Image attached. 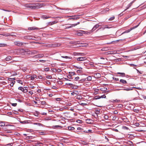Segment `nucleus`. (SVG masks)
<instances>
[{
	"mask_svg": "<svg viewBox=\"0 0 146 146\" xmlns=\"http://www.w3.org/2000/svg\"><path fill=\"white\" fill-rule=\"evenodd\" d=\"M45 5L44 3H36L34 4H26L23 5L24 8H29L30 9H39Z\"/></svg>",
	"mask_w": 146,
	"mask_h": 146,
	"instance_id": "f257e3e1",
	"label": "nucleus"
},
{
	"mask_svg": "<svg viewBox=\"0 0 146 146\" xmlns=\"http://www.w3.org/2000/svg\"><path fill=\"white\" fill-rule=\"evenodd\" d=\"M36 38L34 36H24L23 37L22 39H27V40H36Z\"/></svg>",
	"mask_w": 146,
	"mask_h": 146,
	"instance_id": "f03ea898",
	"label": "nucleus"
},
{
	"mask_svg": "<svg viewBox=\"0 0 146 146\" xmlns=\"http://www.w3.org/2000/svg\"><path fill=\"white\" fill-rule=\"evenodd\" d=\"M140 23L138 25H137L135 26L134 27H132L130 29H128L126 31H124V32H123L121 34V35L125 33H128L130 31H131V30L137 27L139 25V24H140Z\"/></svg>",
	"mask_w": 146,
	"mask_h": 146,
	"instance_id": "7ed1b4c3",
	"label": "nucleus"
},
{
	"mask_svg": "<svg viewBox=\"0 0 146 146\" xmlns=\"http://www.w3.org/2000/svg\"><path fill=\"white\" fill-rule=\"evenodd\" d=\"M66 85L70 86V87L73 89H75L78 88V86L74 85L72 84L67 83H66Z\"/></svg>",
	"mask_w": 146,
	"mask_h": 146,
	"instance_id": "20e7f679",
	"label": "nucleus"
},
{
	"mask_svg": "<svg viewBox=\"0 0 146 146\" xmlns=\"http://www.w3.org/2000/svg\"><path fill=\"white\" fill-rule=\"evenodd\" d=\"M101 25H99L98 24H97L96 25L92 28V29L90 31V32H88V33H90V32H92L94 31L97 28H98V27L101 26Z\"/></svg>",
	"mask_w": 146,
	"mask_h": 146,
	"instance_id": "39448f33",
	"label": "nucleus"
},
{
	"mask_svg": "<svg viewBox=\"0 0 146 146\" xmlns=\"http://www.w3.org/2000/svg\"><path fill=\"white\" fill-rule=\"evenodd\" d=\"M43 28H41L40 29H42ZM40 29V28L35 27H29L28 28V29L29 30L35 31L36 30H39Z\"/></svg>",
	"mask_w": 146,
	"mask_h": 146,
	"instance_id": "423d86ee",
	"label": "nucleus"
},
{
	"mask_svg": "<svg viewBox=\"0 0 146 146\" xmlns=\"http://www.w3.org/2000/svg\"><path fill=\"white\" fill-rule=\"evenodd\" d=\"M86 58L84 57H80L77 58V60L78 61H81L86 60Z\"/></svg>",
	"mask_w": 146,
	"mask_h": 146,
	"instance_id": "0eeeda50",
	"label": "nucleus"
},
{
	"mask_svg": "<svg viewBox=\"0 0 146 146\" xmlns=\"http://www.w3.org/2000/svg\"><path fill=\"white\" fill-rule=\"evenodd\" d=\"M107 54H115L117 53V51L115 50H112L108 51L106 52Z\"/></svg>",
	"mask_w": 146,
	"mask_h": 146,
	"instance_id": "6e6552de",
	"label": "nucleus"
},
{
	"mask_svg": "<svg viewBox=\"0 0 146 146\" xmlns=\"http://www.w3.org/2000/svg\"><path fill=\"white\" fill-rule=\"evenodd\" d=\"M94 77L95 78H99L101 77V75L100 73H95L94 74Z\"/></svg>",
	"mask_w": 146,
	"mask_h": 146,
	"instance_id": "1a4fd4ad",
	"label": "nucleus"
},
{
	"mask_svg": "<svg viewBox=\"0 0 146 146\" xmlns=\"http://www.w3.org/2000/svg\"><path fill=\"white\" fill-rule=\"evenodd\" d=\"M79 15H75L74 16H72L69 19H78L79 18Z\"/></svg>",
	"mask_w": 146,
	"mask_h": 146,
	"instance_id": "9d476101",
	"label": "nucleus"
},
{
	"mask_svg": "<svg viewBox=\"0 0 146 146\" xmlns=\"http://www.w3.org/2000/svg\"><path fill=\"white\" fill-rule=\"evenodd\" d=\"M133 88H136L135 87H133V88L129 87V88H126L125 87V88H124V89H119L118 90H124L128 91L131 90H133Z\"/></svg>",
	"mask_w": 146,
	"mask_h": 146,
	"instance_id": "9b49d317",
	"label": "nucleus"
},
{
	"mask_svg": "<svg viewBox=\"0 0 146 146\" xmlns=\"http://www.w3.org/2000/svg\"><path fill=\"white\" fill-rule=\"evenodd\" d=\"M135 0H134L131 2L130 3H129L127 6V8L125 9L123 12H124V11H126L127 9H129V7H131V6L132 5L133 3L135 2Z\"/></svg>",
	"mask_w": 146,
	"mask_h": 146,
	"instance_id": "f8f14e48",
	"label": "nucleus"
},
{
	"mask_svg": "<svg viewBox=\"0 0 146 146\" xmlns=\"http://www.w3.org/2000/svg\"><path fill=\"white\" fill-rule=\"evenodd\" d=\"M23 43L19 41H15L14 42V44L15 45L18 46H21L23 44Z\"/></svg>",
	"mask_w": 146,
	"mask_h": 146,
	"instance_id": "ddd939ff",
	"label": "nucleus"
},
{
	"mask_svg": "<svg viewBox=\"0 0 146 146\" xmlns=\"http://www.w3.org/2000/svg\"><path fill=\"white\" fill-rule=\"evenodd\" d=\"M61 45V44L60 43H56L52 44V46L54 47H58Z\"/></svg>",
	"mask_w": 146,
	"mask_h": 146,
	"instance_id": "4468645a",
	"label": "nucleus"
},
{
	"mask_svg": "<svg viewBox=\"0 0 146 146\" xmlns=\"http://www.w3.org/2000/svg\"><path fill=\"white\" fill-rule=\"evenodd\" d=\"M120 83H121L123 84H125L127 83V81L123 79L120 80Z\"/></svg>",
	"mask_w": 146,
	"mask_h": 146,
	"instance_id": "2eb2a0df",
	"label": "nucleus"
},
{
	"mask_svg": "<svg viewBox=\"0 0 146 146\" xmlns=\"http://www.w3.org/2000/svg\"><path fill=\"white\" fill-rule=\"evenodd\" d=\"M101 59H103L104 60L102 62V64H104L105 63H106L107 62V59L106 58H104L103 57H101L100 58Z\"/></svg>",
	"mask_w": 146,
	"mask_h": 146,
	"instance_id": "dca6fc26",
	"label": "nucleus"
},
{
	"mask_svg": "<svg viewBox=\"0 0 146 146\" xmlns=\"http://www.w3.org/2000/svg\"><path fill=\"white\" fill-rule=\"evenodd\" d=\"M87 123L89 124H90L92 123L93 121L90 119H88L86 120Z\"/></svg>",
	"mask_w": 146,
	"mask_h": 146,
	"instance_id": "f3484780",
	"label": "nucleus"
},
{
	"mask_svg": "<svg viewBox=\"0 0 146 146\" xmlns=\"http://www.w3.org/2000/svg\"><path fill=\"white\" fill-rule=\"evenodd\" d=\"M51 17L49 16H42V18L44 19H46L48 18H50Z\"/></svg>",
	"mask_w": 146,
	"mask_h": 146,
	"instance_id": "a211bd4d",
	"label": "nucleus"
},
{
	"mask_svg": "<svg viewBox=\"0 0 146 146\" xmlns=\"http://www.w3.org/2000/svg\"><path fill=\"white\" fill-rule=\"evenodd\" d=\"M110 28V27H109L108 25H106V26H105L104 27H101V28L98 29L97 30V31L98 30H99L100 29H102V30H104L105 29H109V28Z\"/></svg>",
	"mask_w": 146,
	"mask_h": 146,
	"instance_id": "6ab92c4d",
	"label": "nucleus"
},
{
	"mask_svg": "<svg viewBox=\"0 0 146 146\" xmlns=\"http://www.w3.org/2000/svg\"><path fill=\"white\" fill-rule=\"evenodd\" d=\"M12 59V58L11 56H8L6 57L5 58L6 61H8Z\"/></svg>",
	"mask_w": 146,
	"mask_h": 146,
	"instance_id": "aec40b11",
	"label": "nucleus"
},
{
	"mask_svg": "<svg viewBox=\"0 0 146 146\" xmlns=\"http://www.w3.org/2000/svg\"><path fill=\"white\" fill-rule=\"evenodd\" d=\"M36 78V76L35 75H34L33 76L31 77V80H34V78Z\"/></svg>",
	"mask_w": 146,
	"mask_h": 146,
	"instance_id": "412c9836",
	"label": "nucleus"
},
{
	"mask_svg": "<svg viewBox=\"0 0 146 146\" xmlns=\"http://www.w3.org/2000/svg\"><path fill=\"white\" fill-rule=\"evenodd\" d=\"M68 129L69 130L72 131L74 129V128L71 126H69L68 127Z\"/></svg>",
	"mask_w": 146,
	"mask_h": 146,
	"instance_id": "4be33fe9",
	"label": "nucleus"
},
{
	"mask_svg": "<svg viewBox=\"0 0 146 146\" xmlns=\"http://www.w3.org/2000/svg\"><path fill=\"white\" fill-rule=\"evenodd\" d=\"M82 132H83L84 133H88L89 132H90L91 133H92V130H90V129H89L88 131H82Z\"/></svg>",
	"mask_w": 146,
	"mask_h": 146,
	"instance_id": "5701e85b",
	"label": "nucleus"
},
{
	"mask_svg": "<svg viewBox=\"0 0 146 146\" xmlns=\"http://www.w3.org/2000/svg\"><path fill=\"white\" fill-rule=\"evenodd\" d=\"M7 46V44H6L4 43H0V47H5Z\"/></svg>",
	"mask_w": 146,
	"mask_h": 146,
	"instance_id": "b1692460",
	"label": "nucleus"
},
{
	"mask_svg": "<svg viewBox=\"0 0 146 146\" xmlns=\"http://www.w3.org/2000/svg\"><path fill=\"white\" fill-rule=\"evenodd\" d=\"M86 79L88 81H91L92 80V77L90 76H89Z\"/></svg>",
	"mask_w": 146,
	"mask_h": 146,
	"instance_id": "393cba45",
	"label": "nucleus"
},
{
	"mask_svg": "<svg viewBox=\"0 0 146 146\" xmlns=\"http://www.w3.org/2000/svg\"><path fill=\"white\" fill-rule=\"evenodd\" d=\"M108 50H109V48L108 47L103 48L102 49V51H107Z\"/></svg>",
	"mask_w": 146,
	"mask_h": 146,
	"instance_id": "a878e982",
	"label": "nucleus"
},
{
	"mask_svg": "<svg viewBox=\"0 0 146 146\" xmlns=\"http://www.w3.org/2000/svg\"><path fill=\"white\" fill-rule=\"evenodd\" d=\"M59 127H62L60 126L59 125H58L53 126L52 127L53 128H58Z\"/></svg>",
	"mask_w": 146,
	"mask_h": 146,
	"instance_id": "bb28decb",
	"label": "nucleus"
},
{
	"mask_svg": "<svg viewBox=\"0 0 146 146\" xmlns=\"http://www.w3.org/2000/svg\"><path fill=\"white\" fill-rule=\"evenodd\" d=\"M38 53V52L37 51L34 50L32 51L31 53L33 54H36Z\"/></svg>",
	"mask_w": 146,
	"mask_h": 146,
	"instance_id": "cd10ccee",
	"label": "nucleus"
},
{
	"mask_svg": "<svg viewBox=\"0 0 146 146\" xmlns=\"http://www.w3.org/2000/svg\"><path fill=\"white\" fill-rule=\"evenodd\" d=\"M104 118L105 119L108 120L109 118V116L107 115L106 114L104 115Z\"/></svg>",
	"mask_w": 146,
	"mask_h": 146,
	"instance_id": "c85d7f7f",
	"label": "nucleus"
},
{
	"mask_svg": "<svg viewBox=\"0 0 146 146\" xmlns=\"http://www.w3.org/2000/svg\"><path fill=\"white\" fill-rule=\"evenodd\" d=\"M120 100H118L117 99L115 100H111V102H118Z\"/></svg>",
	"mask_w": 146,
	"mask_h": 146,
	"instance_id": "c756f323",
	"label": "nucleus"
},
{
	"mask_svg": "<svg viewBox=\"0 0 146 146\" xmlns=\"http://www.w3.org/2000/svg\"><path fill=\"white\" fill-rule=\"evenodd\" d=\"M33 124L34 125H37L39 126H42V124H41L40 123H34Z\"/></svg>",
	"mask_w": 146,
	"mask_h": 146,
	"instance_id": "7c9ffc66",
	"label": "nucleus"
},
{
	"mask_svg": "<svg viewBox=\"0 0 146 146\" xmlns=\"http://www.w3.org/2000/svg\"><path fill=\"white\" fill-rule=\"evenodd\" d=\"M86 78H83L80 80H79V82H85L86 81Z\"/></svg>",
	"mask_w": 146,
	"mask_h": 146,
	"instance_id": "2f4dec72",
	"label": "nucleus"
},
{
	"mask_svg": "<svg viewBox=\"0 0 146 146\" xmlns=\"http://www.w3.org/2000/svg\"><path fill=\"white\" fill-rule=\"evenodd\" d=\"M86 78H83L80 80H79V82H85L86 81Z\"/></svg>",
	"mask_w": 146,
	"mask_h": 146,
	"instance_id": "473e14b6",
	"label": "nucleus"
},
{
	"mask_svg": "<svg viewBox=\"0 0 146 146\" xmlns=\"http://www.w3.org/2000/svg\"><path fill=\"white\" fill-rule=\"evenodd\" d=\"M5 123L3 122H0V126H5Z\"/></svg>",
	"mask_w": 146,
	"mask_h": 146,
	"instance_id": "72a5a7b5",
	"label": "nucleus"
},
{
	"mask_svg": "<svg viewBox=\"0 0 146 146\" xmlns=\"http://www.w3.org/2000/svg\"><path fill=\"white\" fill-rule=\"evenodd\" d=\"M117 74H121L122 76H124L125 75V74L124 73L118 72Z\"/></svg>",
	"mask_w": 146,
	"mask_h": 146,
	"instance_id": "f704fd0d",
	"label": "nucleus"
},
{
	"mask_svg": "<svg viewBox=\"0 0 146 146\" xmlns=\"http://www.w3.org/2000/svg\"><path fill=\"white\" fill-rule=\"evenodd\" d=\"M69 74L71 75L72 76L75 74V72H69Z\"/></svg>",
	"mask_w": 146,
	"mask_h": 146,
	"instance_id": "c9c22d12",
	"label": "nucleus"
},
{
	"mask_svg": "<svg viewBox=\"0 0 146 146\" xmlns=\"http://www.w3.org/2000/svg\"><path fill=\"white\" fill-rule=\"evenodd\" d=\"M18 89L21 90L22 92H23L24 89V88L21 87H19L18 88Z\"/></svg>",
	"mask_w": 146,
	"mask_h": 146,
	"instance_id": "e433bc0d",
	"label": "nucleus"
},
{
	"mask_svg": "<svg viewBox=\"0 0 146 146\" xmlns=\"http://www.w3.org/2000/svg\"><path fill=\"white\" fill-rule=\"evenodd\" d=\"M77 129L78 130H80L81 132H82V131H84V130L82 128H81V127H78L77 128Z\"/></svg>",
	"mask_w": 146,
	"mask_h": 146,
	"instance_id": "4c0bfd02",
	"label": "nucleus"
},
{
	"mask_svg": "<svg viewBox=\"0 0 146 146\" xmlns=\"http://www.w3.org/2000/svg\"><path fill=\"white\" fill-rule=\"evenodd\" d=\"M27 70H28V69L26 68H24L22 69V70L24 72H27Z\"/></svg>",
	"mask_w": 146,
	"mask_h": 146,
	"instance_id": "58836bf2",
	"label": "nucleus"
},
{
	"mask_svg": "<svg viewBox=\"0 0 146 146\" xmlns=\"http://www.w3.org/2000/svg\"><path fill=\"white\" fill-rule=\"evenodd\" d=\"M38 55V57L39 58H41L43 57L44 56V55L43 54H40Z\"/></svg>",
	"mask_w": 146,
	"mask_h": 146,
	"instance_id": "ea45409f",
	"label": "nucleus"
},
{
	"mask_svg": "<svg viewBox=\"0 0 146 146\" xmlns=\"http://www.w3.org/2000/svg\"><path fill=\"white\" fill-rule=\"evenodd\" d=\"M51 119V118L50 117H47L45 118V120L46 121L49 120Z\"/></svg>",
	"mask_w": 146,
	"mask_h": 146,
	"instance_id": "a19ab883",
	"label": "nucleus"
},
{
	"mask_svg": "<svg viewBox=\"0 0 146 146\" xmlns=\"http://www.w3.org/2000/svg\"><path fill=\"white\" fill-rule=\"evenodd\" d=\"M115 18V17L114 16H112V17H110L109 19V20L110 21H112Z\"/></svg>",
	"mask_w": 146,
	"mask_h": 146,
	"instance_id": "79ce46f5",
	"label": "nucleus"
},
{
	"mask_svg": "<svg viewBox=\"0 0 146 146\" xmlns=\"http://www.w3.org/2000/svg\"><path fill=\"white\" fill-rule=\"evenodd\" d=\"M67 77L68 78H69L70 79H72V76L71 75H70H70L67 76Z\"/></svg>",
	"mask_w": 146,
	"mask_h": 146,
	"instance_id": "37998d69",
	"label": "nucleus"
},
{
	"mask_svg": "<svg viewBox=\"0 0 146 146\" xmlns=\"http://www.w3.org/2000/svg\"><path fill=\"white\" fill-rule=\"evenodd\" d=\"M133 110L134 112H135L137 113H138L139 112V110L137 109H133Z\"/></svg>",
	"mask_w": 146,
	"mask_h": 146,
	"instance_id": "c03bdc74",
	"label": "nucleus"
},
{
	"mask_svg": "<svg viewBox=\"0 0 146 146\" xmlns=\"http://www.w3.org/2000/svg\"><path fill=\"white\" fill-rule=\"evenodd\" d=\"M100 98V96H96L94 97L95 99H97V100L98 99H99Z\"/></svg>",
	"mask_w": 146,
	"mask_h": 146,
	"instance_id": "a18cd8bd",
	"label": "nucleus"
},
{
	"mask_svg": "<svg viewBox=\"0 0 146 146\" xmlns=\"http://www.w3.org/2000/svg\"><path fill=\"white\" fill-rule=\"evenodd\" d=\"M17 82L18 83H20L21 84H23V82L21 80H17Z\"/></svg>",
	"mask_w": 146,
	"mask_h": 146,
	"instance_id": "49530a36",
	"label": "nucleus"
},
{
	"mask_svg": "<svg viewBox=\"0 0 146 146\" xmlns=\"http://www.w3.org/2000/svg\"><path fill=\"white\" fill-rule=\"evenodd\" d=\"M57 21H53L51 23V25H53L54 24L56 23H57Z\"/></svg>",
	"mask_w": 146,
	"mask_h": 146,
	"instance_id": "de8ad7c7",
	"label": "nucleus"
},
{
	"mask_svg": "<svg viewBox=\"0 0 146 146\" xmlns=\"http://www.w3.org/2000/svg\"><path fill=\"white\" fill-rule=\"evenodd\" d=\"M95 111L96 112V114L99 113L100 112L99 110H95Z\"/></svg>",
	"mask_w": 146,
	"mask_h": 146,
	"instance_id": "09e8293b",
	"label": "nucleus"
},
{
	"mask_svg": "<svg viewBox=\"0 0 146 146\" xmlns=\"http://www.w3.org/2000/svg\"><path fill=\"white\" fill-rule=\"evenodd\" d=\"M78 73H81L82 72V70H78L77 71Z\"/></svg>",
	"mask_w": 146,
	"mask_h": 146,
	"instance_id": "8fccbe9b",
	"label": "nucleus"
},
{
	"mask_svg": "<svg viewBox=\"0 0 146 146\" xmlns=\"http://www.w3.org/2000/svg\"><path fill=\"white\" fill-rule=\"evenodd\" d=\"M46 102L44 101H42L41 102V104L42 105H44L46 104Z\"/></svg>",
	"mask_w": 146,
	"mask_h": 146,
	"instance_id": "3c124183",
	"label": "nucleus"
},
{
	"mask_svg": "<svg viewBox=\"0 0 146 146\" xmlns=\"http://www.w3.org/2000/svg\"><path fill=\"white\" fill-rule=\"evenodd\" d=\"M46 78L48 79H51L52 78V76H51L49 75L46 76Z\"/></svg>",
	"mask_w": 146,
	"mask_h": 146,
	"instance_id": "603ef678",
	"label": "nucleus"
},
{
	"mask_svg": "<svg viewBox=\"0 0 146 146\" xmlns=\"http://www.w3.org/2000/svg\"><path fill=\"white\" fill-rule=\"evenodd\" d=\"M27 121H20V122L21 123L24 124V123H27Z\"/></svg>",
	"mask_w": 146,
	"mask_h": 146,
	"instance_id": "864d4df0",
	"label": "nucleus"
},
{
	"mask_svg": "<svg viewBox=\"0 0 146 146\" xmlns=\"http://www.w3.org/2000/svg\"><path fill=\"white\" fill-rule=\"evenodd\" d=\"M75 67H75L77 69H78L79 70H82V68H81V67H78L77 66H76Z\"/></svg>",
	"mask_w": 146,
	"mask_h": 146,
	"instance_id": "5fc2aeb1",
	"label": "nucleus"
},
{
	"mask_svg": "<svg viewBox=\"0 0 146 146\" xmlns=\"http://www.w3.org/2000/svg\"><path fill=\"white\" fill-rule=\"evenodd\" d=\"M123 57L125 58H129V56H123Z\"/></svg>",
	"mask_w": 146,
	"mask_h": 146,
	"instance_id": "6e6d98bb",
	"label": "nucleus"
},
{
	"mask_svg": "<svg viewBox=\"0 0 146 146\" xmlns=\"http://www.w3.org/2000/svg\"><path fill=\"white\" fill-rule=\"evenodd\" d=\"M28 90L26 89H24L23 90V92L24 93H26L27 92Z\"/></svg>",
	"mask_w": 146,
	"mask_h": 146,
	"instance_id": "4d7b16f0",
	"label": "nucleus"
},
{
	"mask_svg": "<svg viewBox=\"0 0 146 146\" xmlns=\"http://www.w3.org/2000/svg\"><path fill=\"white\" fill-rule=\"evenodd\" d=\"M116 117L115 116H114L112 118V120L113 121H115L116 119Z\"/></svg>",
	"mask_w": 146,
	"mask_h": 146,
	"instance_id": "13d9d810",
	"label": "nucleus"
},
{
	"mask_svg": "<svg viewBox=\"0 0 146 146\" xmlns=\"http://www.w3.org/2000/svg\"><path fill=\"white\" fill-rule=\"evenodd\" d=\"M11 105L12 106H16L17 105V103H12Z\"/></svg>",
	"mask_w": 146,
	"mask_h": 146,
	"instance_id": "bf43d9fd",
	"label": "nucleus"
},
{
	"mask_svg": "<svg viewBox=\"0 0 146 146\" xmlns=\"http://www.w3.org/2000/svg\"><path fill=\"white\" fill-rule=\"evenodd\" d=\"M79 24H80V22H78L76 24H74L73 25L74 26V27H75V26Z\"/></svg>",
	"mask_w": 146,
	"mask_h": 146,
	"instance_id": "052dcab7",
	"label": "nucleus"
},
{
	"mask_svg": "<svg viewBox=\"0 0 146 146\" xmlns=\"http://www.w3.org/2000/svg\"><path fill=\"white\" fill-rule=\"evenodd\" d=\"M49 70V68H45L44 69L45 71H48Z\"/></svg>",
	"mask_w": 146,
	"mask_h": 146,
	"instance_id": "680f3d73",
	"label": "nucleus"
},
{
	"mask_svg": "<svg viewBox=\"0 0 146 146\" xmlns=\"http://www.w3.org/2000/svg\"><path fill=\"white\" fill-rule=\"evenodd\" d=\"M61 100V98H56V100L57 101H60Z\"/></svg>",
	"mask_w": 146,
	"mask_h": 146,
	"instance_id": "e2e57ef3",
	"label": "nucleus"
},
{
	"mask_svg": "<svg viewBox=\"0 0 146 146\" xmlns=\"http://www.w3.org/2000/svg\"><path fill=\"white\" fill-rule=\"evenodd\" d=\"M100 98H106V96L104 95L102 96L101 97H100Z\"/></svg>",
	"mask_w": 146,
	"mask_h": 146,
	"instance_id": "0e129e2a",
	"label": "nucleus"
},
{
	"mask_svg": "<svg viewBox=\"0 0 146 146\" xmlns=\"http://www.w3.org/2000/svg\"><path fill=\"white\" fill-rule=\"evenodd\" d=\"M61 57L62 58H68V56H62Z\"/></svg>",
	"mask_w": 146,
	"mask_h": 146,
	"instance_id": "69168bd1",
	"label": "nucleus"
},
{
	"mask_svg": "<svg viewBox=\"0 0 146 146\" xmlns=\"http://www.w3.org/2000/svg\"><path fill=\"white\" fill-rule=\"evenodd\" d=\"M77 122L79 123H82V121L81 120L78 119L77 120Z\"/></svg>",
	"mask_w": 146,
	"mask_h": 146,
	"instance_id": "338daca9",
	"label": "nucleus"
},
{
	"mask_svg": "<svg viewBox=\"0 0 146 146\" xmlns=\"http://www.w3.org/2000/svg\"><path fill=\"white\" fill-rule=\"evenodd\" d=\"M75 79L76 80H77L79 79V77L78 76H77L75 78Z\"/></svg>",
	"mask_w": 146,
	"mask_h": 146,
	"instance_id": "774afa93",
	"label": "nucleus"
}]
</instances>
